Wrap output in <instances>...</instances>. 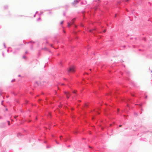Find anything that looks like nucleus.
Wrapping results in <instances>:
<instances>
[{
  "instance_id": "f3484780",
  "label": "nucleus",
  "mask_w": 152,
  "mask_h": 152,
  "mask_svg": "<svg viewBox=\"0 0 152 152\" xmlns=\"http://www.w3.org/2000/svg\"><path fill=\"white\" fill-rule=\"evenodd\" d=\"M1 95V94H0V96Z\"/></svg>"
},
{
  "instance_id": "f8f14e48",
  "label": "nucleus",
  "mask_w": 152,
  "mask_h": 152,
  "mask_svg": "<svg viewBox=\"0 0 152 152\" xmlns=\"http://www.w3.org/2000/svg\"><path fill=\"white\" fill-rule=\"evenodd\" d=\"M8 124L9 125H10V123H9V122L8 121Z\"/></svg>"
},
{
  "instance_id": "2eb2a0df",
  "label": "nucleus",
  "mask_w": 152,
  "mask_h": 152,
  "mask_svg": "<svg viewBox=\"0 0 152 152\" xmlns=\"http://www.w3.org/2000/svg\"><path fill=\"white\" fill-rule=\"evenodd\" d=\"M90 71H91V69H90Z\"/></svg>"
},
{
  "instance_id": "423d86ee",
  "label": "nucleus",
  "mask_w": 152,
  "mask_h": 152,
  "mask_svg": "<svg viewBox=\"0 0 152 152\" xmlns=\"http://www.w3.org/2000/svg\"><path fill=\"white\" fill-rule=\"evenodd\" d=\"M76 91H73V92L74 93H76Z\"/></svg>"
},
{
  "instance_id": "39448f33",
  "label": "nucleus",
  "mask_w": 152,
  "mask_h": 152,
  "mask_svg": "<svg viewBox=\"0 0 152 152\" xmlns=\"http://www.w3.org/2000/svg\"><path fill=\"white\" fill-rule=\"evenodd\" d=\"M75 20V18H74L72 20V21H73L74 22V21Z\"/></svg>"
},
{
  "instance_id": "0eeeda50",
  "label": "nucleus",
  "mask_w": 152,
  "mask_h": 152,
  "mask_svg": "<svg viewBox=\"0 0 152 152\" xmlns=\"http://www.w3.org/2000/svg\"><path fill=\"white\" fill-rule=\"evenodd\" d=\"M63 23V21H62L61 22V23L62 24Z\"/></svg>"
},
{
  "instance_id": "9d476101",
  "label": "nucleus",
  "mask_w": 152,
  "mask_h": 152,
  "mask_svg": "<svg viewBox=\"0 0 152 152\" xmlns=\"http://www.w3.org/2000/svg\"><path fill=\"white\" fill-rule=\"evenodd\" d=\"M92 31V30H89V31H90V32H91V31Z\"/></svg>"
},
{
  "instance_id": "1a4fd4ad",
  "label": "nucleus",
  "mask_w": 152,
  "mask_h": 152,
  "mask_svg": "<svg viewBox=\"0 0 152 152\" xmlns=\"http://www.w3.org/2000/svg\"><path fill=\"white\" fill-rule=\"evenodd\" d=\"M119 126L120 127H121V126H122V125H120Z\"/></svg>"
},
{
  "instance_id": "ddd939ff",
  "label": "nucleus",
  "mask_w": 152,
  "mask_h": 152,
  "mask_svg": "<svg viewBox=\"0 0 152 152\" xmlns=\"http://www.w3.org/2000/svg\"><path fill=\"white\" fill-rule=\"evenodd\" d=\"M129 1V0H126V1Z\"/></svg>"
},
{
  "instance_id": "dca6fc26",
  "label": "nucleus",
  "mask_w": 152,
  "mask_h": 152,
  "mask_svg": "<svg viewBox=\"0 0 152 152\" xmlns=\"http://www.w3.org/2000/svg\"><path fill=\"white\" fill-rule=\"evenodd\" d=\"M115 17H116V15H115Z\"/></svg>"
},
{
  "instance_id": "9b49d317",
  "label": "nucleus",
  "mask_w": 152,
  "mask_h": 152,
  "mask_svg": "<svg viewBox=\"0 0 152 152\" xmlns=\"http://www.w3.org/2000/svg\"><path fill=\"white\" fill-rule=\"evenodd\" d=\"M75 1H76V2H77V3L78 2H77V0H76Z\"/></svg>"
},
{
  "instance_id": "20e7f679",
  "label": "nucleus",
  "mask_w": 152,
  "mask_h": 152,
  "mask_svg": "<svg viewBox=\"0 0 152 152\" xmlns=\"http://www.w3.org/2000/svg\"><path fill=\"white\" fill-rule=\"evenodd\" d=\"M74 21H72V20L70 22V23H71V24H72L74 23Z\"/></svg>"
},
{
  "instance_id": "6e6552de",
  "label": "nucleus",
  "mask_w": 152,
  "mask_h": 152,
  "mask_svg": "<svg viewBox=\"0 0 152 152\" xmlns=\"http://www.w3.org/2000/svg\"><path fill=\"white\" fill-rule=\"evenodd\" d=\"M105 31H106V30H104L103 31V32H105Z\"/></svg>"
},
{
  "instance_id": "4468645a",
  "label": "nucleus",
  "mask_w": 152,
  "mask_h": 152,
  "mask_svg": "<svg viewBox=\"0 0 152 152\" xmlns=\"http://www.w3.org/2000/svg\"><path fill=\"white\" fill-rule=\"evenodd\" d=\"M62 137V136H60V138H61Z\"/></svg>"
},
{
  "instance_id": "f257e3e1",
  "label": "nucleus",
  "mask_w": 152,
  "mask_h": 152,
  "mask_svg": "<svg viewBox=\"0 0 152 152\" xmlns=\"http://www.w3.org/2000/svg\"><path fill=\"white\" fill-rule=\"evenodd\" d=\"M68 71L69 72H75V67L74 66H71L70 67L68 70Z\"/></svg>"
},
{
  "instance_id": "f03ea898",
  "label": "nucleus",
  "mask_w": 152,
  "mask_h": 152,
  "mask_svg": "<svg viewBox=\"0 0 152 152\" xmlns=\"http://www.w3.org/2000/svg\"><path fill=\"white\" fill-rule=\"evenodd\" d=\"M65 94H66L67 98L69 99L71 94L69 92H65Z\"/></svg>"
},
{
  "instance_id": "7ed1b4c3",
  "label": "nucleus",
  "mask_w": 152,
  "mask_h": 152,
  "mask_svg": "<svg viewBox=\"0 0 152 152\" xmlns=\"http://www.w3.org/2000/svg\"><path fill=\"white\" fill-rule=\"evenodd\" d=\"M72 24H71V23L70 22L68 23V25L69 27Z\"/></svg>"
}]
</instances>
